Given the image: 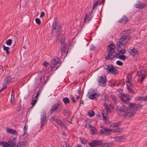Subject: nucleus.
I'll use <instances>...</instances> for the list:
<instances>
[{
  "label": "nucleus",
  "mask_w": 147,
  "mask_h": 147,
  "mask_svg": "<svg viewBox=\"0 0 147 147\" xmlns=\"http://www.w3.org/2000/svg\"><path fill=\"white\" fill-rule=\"evenodd\" d=\"M145 76L144 75V74L142 75V76H140V78L138 80V81L140 83H141L142 82L143 80L145 78Z\"/></svg>",
  "instance_id": "34"
},
{
  "label": "nucleus",
  "mask_w": 147,
  "mask_h": 147,
  "mask_svg": "<svg viewBox=\"0 0 147 147\" xmlns=\"http://www.w3.org/2000/svg\"><path fill=\"white\" fill-rule=\"evenodd\" d=\"M7 87V86L6 85H4V84L3 87L0 90V92H1L3 91V90L4 89V88H6Z\"/></svg>",
  "instance_id": "56"
},
{
  "label": "nucleus",
  "mask_w": 147,
  "mask_h": 147,
  "mask_svg": "<svg viewBox=\"0 0 147 147\" xmlns=\"http://www.w3.org/2000/svg\"><path fill=\"white\" fill-rule=\"evenodd\" d=\"M128 20V18L126 16H124L121 19L119 20L120 23H125L127 22Z\"/></svg>",
  "instance_id": "23"
},
{
  "label": "nucleus",
  "mask_w": 147,
  "mask_h": 147,
  "mask_svg": "<svg viewBox=\"0 0 147 147\" xmlns=\"http://www.w3.org/2000/svg\"><path fill=\"white\" fill-rule=\"evenodd\" d=\"M116 63L117 65L120 66H122L123 65V63L119 61H117Z\"/></svg>",
  "instance_id": "49"
},
{
  "label": "nucleus",
  "mask_w": 147,
  "mask_h": 147,
  "mask_svg": "<svg viewBox=\"0 0 147 147\" xmlns=\"http://www.w3.org/2000/svg\"><path fill=\"white\" fill-rule=\"evenodd\" d=\"M102 116L103 119H104L105 120H106L107 119L106 118V116H107V114H106L103 113L102 114Z\"/></svg>",
  "instance_id": "53"
},
{
  "label": "nucleus",
  "mask_w": 147,
  "mask_h": 147,
  "mask_svg": "<svg viewBox=\"0 0 147 147\" xmlns=\"http://www.w3.org/2000/svg\"><path fill=\"white\" fill-rule=\"evenodd\" d=\"M37 100L36 98L35 99L33 100L31 104L32 105V106H34L36 103V102H37Z\"/></svg>",
  "instance_id": "42"
},
{
  "label": "nucleus",
  "mask_w": 147,
  "mask_h": 147,
  "mask_svg": "<svg viewBox=\"0 0 147 147\" xmlns=\"http://www.w3.org/2000/svg\"><path fill=\"white\" fill-rule=\"evenodd\" d=\"M120 97L121 100L123 102H125V103L127 104L130 109L134 108L135 105L132 104L131 103H129V101L130 100V98L128 95L127 94L125 95L124 94H121Z\"/></svg>",
  "instance_id": "4"
},
{
  "label": "nucleus",
  "mask_w": 147,
  "mask_h": 147,
  "mask_svg": "<svg viewBox=\"0 0 147 147\" xmlns=\"http://www.w3.org/2000/svg\"><path fill=\"white\" fill-rule=\"evenodd\" d=\"M99 1H97L94 3V4L93 6L92 7L93 9H94L96 6H97L98 5Z\"/></svg>",
  "instance_id": "48"
},
{
  "label": "nucleus",
  "mask_w": 147,
  "mask_h": 147,
  "mask_svg": "<svg viewBox=\"0 0 147 147\" xmlns=\"http://www.w3.org/2000/svg\"><path fill=\"white\" fill-rule=\"evenodd\" d=\"M46 121V118L45 117L44 115L42 116L41 119L40 127L41 128H42L44 126Z\"/></svg>",
  "instance_id": "16"
},
{
  "label": "nucleus",
  "mask_w": 147,
  "mask_h": 147,
  "mask_svg": "<svg viewBox=\"0 0 147 147\" xmlns=\"http://www.w3.org/2000/svg\"><path fill=\"white\" fill-rule=\"evenodd\" d=\"M35 21L37 24L38 25L40 24L41 23V21L39 18H36L35 19Z\"/></svg>",
  "instance_id": "47"
},
{
  "label": "nucleus",
  "mask_w": 147,
  "mask_h": 147,
  "mask_svg": "<svg viewBox=\"0 0 147 147\" xmlns=\"http://www.w3.org/2000/svg\"><path fill=\"white\" fill-rule=\"evenodd\" d=\"M24 132H27V131L28 129V128L26 127V126L25 125L24 128Z\"/></svg>",
  "instance_id": "60"
},
{
  "label": "nucleus",
  "mask_w": 147,
  "mask_h": 147,
  "mask_svg": "<svg viewBox=\"0 0 147 147\" xmlns=\"http://www.w3.org/2000/svg\"><path fill=\"white\" fill-rule=\"evenodd\" d=\"M59 61V60L58 57H55L51 63V69H54L55 66L58 64Z\"/></svg>",
  "instance_id": "7"
},
{
  "label": "nucleus",
  "mask_w": 147,
  "mask_h": 147,
  "mask_svg": "<svg viewBox=\"0 0 147 147\" xmlns=\"http://www.w3.org/2000/svg\"><path fill=\"white\" fill-rule=\"evenodd\" d=\"M16 139L15 137H11L9 139L8 142L13 147H15L16 146Z\"/></svg>",
  "instance_id": "10"
},
{
  "label": "nucleus",
  "mask_w": 147,
  "mask_h": 147,
  "mask_svg": "<svg viewBox=\"0 0 147 147\" xmlns=\"http://www.w3.org/2000/svg\"><path fill=\"white\" fill-rule=\"evenodd\" d=\"M144 74V72H143L142 71H140L138 72L137 74L138 76H142Z\"/></svg>",
  "instance_id": "45"
},
{
  "label": "nucleus",
  "mask_w": 147,
  "mask_h": 147,
  "mask_svg": "<svg viewBox=\"0 0 147 147\" xmlns=\"http://www.w3.org/2000/svg\"><path fill=\"white\" fill-rule=\"evenodd\" d=\"M40 92H41L40 91L38 90L36 92V96H35V97L34 98H36H36L38 97L39 96L40 94Z\"/></svg>",
  "instance_id": "50"
},
{
  "label": "nucleus",
  "mask_w": 147,
  "mask_h": 147,
  "mask_svg": "<svg viewBox=\"0 0 147 147\" xmlns=\"http://www.w3.org/2000/svg\"><path fill=\"white\" fill-rule=\"evenodd\" d=\"M2 47L3 48V50L6 51V54L7 55L9 54L10 53V52L9 51V47H6L5 45H3Z\"/></svg>",
  "instance_id": "26"
},
{
  "label": "nucleus",
  "mask_w": 147,
  "mask_h": 147,
  "mask_svg": "<svg viewBox=\"0 0 147 147\" xmlns=\"http://www.w3.org/2000/svg\"><path fill=\"white\" fill-rule=\"evenodd\" d=\"M128 51L131 54L133 55L134 56L135 55L137 54L138 53V51L136 49L131 47V48L128 49Z\"/></svg>",
  "instance_id": "13"
},
{
  "label": "nucleus",
  "mask_w": 147,
  "mask_h": 147,
  "mask_svg": "<svg viewBox=\"0 0 147 147\" xmlns=\"http://www.w3.org/2000/svg\"><path fill=\"white\" fill-rule=\"evenodd\" d=\"M104 69L107 70L108 73L113 75H117L118 73V70L111 65H105L104 67Z\"/></svg>",
  "instance_id": "5"
},
{
  "label": "nucleus",
  "mask_w": 147,
  "mask_h": 147,
  "mask_svg": "<svg viewBox=\"0 0 147 147\" xmlns=\"http://www.w3.org/2000/svg\"><path fill=\"white\" fill-rule=\"evenodd\" d=\"M127 78L128 79V81L127 82V83H130V82L131 80L132 76L130 74H128L127 76Z\"/></svg>",
  "instance_id": "35"
},
{
  "label": "nucleus",
  "mask_w": 147,
  "mask_h": 147,
  "mask_svg": "<svg viewBox=\"0 0 147 147\" xmlns=\"http://www.w3.org/2000/svg\"><path fill=\"white\" fill-rule=\"evenodd\" d=\"M60 26H59L58 25V24L56 22H53V25L51 31L52 34L55 33L57 30V39L59 40L60 38L61 32V30L60 28Z\"/></svg>",
  "instance_id": "3"
},
{
  "label": "nucleus",
  "mask_w": 147,
  "mask_h": 147,
  "mask_svg": "<svg viewBox=\"0 0 147 147\" xmlns=\"http://www.w3.org/2000/svg\"><path fill=\"white\" fill-rule=\"evenodd\" d=\"M106 99H108L109 98V96L107 94L104 95Z\"/></svg>",
  "instance_id": "62"
},
{
  "label": "nucleus",
  "mask_w": 147,
  "mask_h": 147,
  "mask_svg": "<svg viewBox=\"0 0 147 147\" xmlns=\"http://www.w3.org/2000/svg\"><path fill=\"white\" fill-rule=\"evenodd\" d=\"M64 115L65 116H67L69 115V111L67 110H64L63 111Z\"/></svg>",
  "instance_id": "38"
},
{
  "label": "nucleus",
  "mask_w": 147,
  "mask_h": 147,
  "mask_svg": "<svg viewBox=\"0 0 147 147\" xmlns=\"http://www.w3.org/2000/svg\"><path fill=\"white\" fill-rule=\"evenodd\" d=\"M5 142H1L0 141V145L3 147L5 145Z\"/></svg>",
  "instance_id": "55"
},
{
  "label": "nucleus",
  "mask_w": 147,
  "mask_h": 147,
  "mask_svg": "<svg viewBox=\"0 0 147 147\" xmlns=\"http://www.w3.org/2000/svg\"><path fill=\"white\" fill-rule=\"evenodd\" d=\"M104 106L107 113H109L111 112V110L110 108L109 107V106L106 103H105L104 104Z\"/></svg>",
  "instance_id": "25"
},
{
  "label": "nucleus",
  "mask_w": 147,
  "mask_h": 147,
  "mask_svg": "<svg viewBox=\"0 0 147 147\" xmlns=\"http://www.w3.org/2000/svg\"><path fill=\"white\" fill-rule=\"evenodd\" d=\"M101 144V141L99 140H95L92 141L88 143L89 145L91 147H94L96 146H100Z\"/></svg>",
  "instance_id": "9"
},
{
  "label": "nucleus",
  "mask_w": 147,
  "mask_h": 147,
  "mask_svg": "<svg viewBox=\"0 0 147 147\" xmlns=\"http://www.w3.org/2000/svg\"><path fill=\"white\" fill-rule=\"evenodd\" d=\"M6 44L9 46L11 45L12 43V40L11 39H9L6 41Z\"/></svg>",
  "instance_id": "36"
},
{
  "label": "nucleus",
  "mask_w": 147,
  "mask_h": 147,
  "mask_svg": "<svg viewBox=\"0 0 147 147\" xmlns=\"http://www.w3.org/2000/svg\"><path fill=\"white\" fill-rule=\"evenodd\" d=\"M136 113L135 111H130L125 113L123 115V117L125 118L133 116Z\"/></svg>",
  "instance_id": "11"
},
{
  "label": "nucleus",
  "mask_w": 147,
  "mask_h": 147,
  "mask_svg": "<svg viewBox=\"0 0 147 147\" xmlns=\"http://www.w3.org/2000/svg\"><path fill=\"white\" fill-rule=\"evenodd\" d=\"M11 104L13 105H15L16 104L14 99V96L13 94H12L11 95Z\"/></svg>",
  "instance_id": "28"
},
{
  "label": "nucleus",
  "mask_w": 147,
  "mask_h": 147,
  "mask_svg": "<svg viewBox=\"0 0 147 147\" xmlns=\"http://www.w3.org/2000/svg\"><path fill=\"white\" fill-rule=\"evenodd\" d=\"M89 127L90 128L92 131L91 132V134L92 135H93L95 133L96 130L93 125H89Z\"/></svg>",
  "instance_id": "24"
},
{
  "label": "nucleus",
  "mask_w": 147,
  "mask_h": 147,
  "mask_svg": "<svg viewBox=\"0 0 147 147\" xmlns=\"http://www.w3.org/2000/svg\"><path fill=\"white\" fill-rule=\"evenodd\" d=\"M89 92L88 93V94H89ZM98 96L99 95L97 93H93L91 94H90H90L89 95L88 97L89 98L91 99H93L94 98L98 97Z\"/></svg>",
  "instance_id": "19"
},
{
  "label": "nucleus",
  "mask_w": 147,
  "mask_h": 147,
  "mask_svg": "<svg viewBox=\"0 0 147 147\" xmlns=\"http://www.w3.org/2000/svg\"><path fill=\"white\" fill-rule=\"evenodd\" d=\"M111 97L112 98L113 101L114 103L115 104H116L117 103V98L114 95H111Z\"/></svg>",
  "instance_id": "29"
},
{
  "label": "nucleus",
  "mask_w": 147,
  "mask_h": 147,
  "mask_svg": "<svg viewBox=\"0 0 147 147\" xmlns=\"http://www.w3.org/2000/svg\"><path fill=\"white\" fill-rule=\"evenodd\" d=\"M45 15V13L44 12H42L41 13V14L40 16V17L42 18V17H43Z\"/></svg>",
  "instance_id": "59"
},
{
  "label": "nucleus",
  "mask_w": 147,
  "mask_h": 147,
  "mask_svg": "<svg viewBox=\"0 0 147 147\" xmlns=\"http://www.w3.org/2000/svg\"><path fill=\"white\" fill-rule=\"evenodd\" d=\"M121 37L119 39L123 44L125 45L127 43L131 38L129 33L126 31L122 32L121 33Z\"/></svg>",
  "instance_id": "2"
},
{
  "label": "nucleus",
  "mask_w": 147,
  "mask_h": 147,
  "mask_svg": "<svg viewBox=\"0 0 147 147\" xmlns=\"http://www.w3.org/2000/svg\"><path fill=\"white\" fill-rule=\"evenodd\" d=\"M112 145V144L111 142L103 143L101 142L100 147H111Z\"/></svg>",
  "instance_id": "18"
},
{
  "label": "nucleus",
  "mask_w": 147,
  "mask_h": 147,
  "mask_svg": "<svg viewBox=\"0 0 147 147\" xmlns=\"http://www.w3.org/2000/svg\"><path fill=\"white\" fill-rule=\"evenodd\" d=\"M107 82V80L105 76H100L98 80L99 85L101 86H105Z\"/></svg>",
  "instance_id": "8"
},
{
  "label": "nucleus",
  "mask_w": 147,
  "mask_h": 147,
  "mask_svg": "<svg viewBox=\"0 0 147 147\" xmlns=\"http://www.w3.org/2000/svg\"><path fill=\"white\" fill-rule=\"evenodd\" d=\"M95 114V113L92 110L89 111L88 113V115L90 117H92L94 116Z\"/></svg>",
  "instance_id": "32"
},
{
  "label": "nucleus",
  "mask_w": 147,
  "mask_h": 147,
  "mask_svg": "<svg viewBox=\"0 0 147 147\" xmlns=\"http://www.w3.org/2000/svg\"><path fill=\"white\" fill-rule=\"evenodd\" d=\"M28 136V134L27 132H24V133L23 135V137L24 139L26 138Z\"/></svg>",
  "instance_id": "44"
},
{
  "label": "nucleus",
  "mask_w": 147,
  "mask_h": 147,
  "mask_svg": "<svg viewBox=\"0 0 147 147\" xmlns=\"http://www.w3.org/2000/svg\"><path fill=\"white\" fill-rule=\"evenodd\" d=\"M58 119L57 117L55 116H53L51 118V121H55V122L57 121Z\"/></svg>",
  "instance_id": "37"
},
{
  "label": "nucleus",
  "mask_w": 147,
  "mask_h": 147,
  "mask_svg": "<svg viewBox=\"0 0 147 147\" xmlns=\"http://www.w3.org/2000/svg\"><path fill=\"white\" fill-rule=\"evenodd\" d=\"M114 48V45L113 44H110L107 46V51L108 52V54L107 56L105 57V59H112L113 57H115L121 60H125L126 58L125 56L121 55V54H123L125 53L126 51L124 49H121L119 51V53H117L115 55L113 56V54L115 52Z\"/></svg>",
  "instance_id": "1"
},
{
  "label": "nucleus",
  "mask_w": 147,
  "mask_h": 147,
  "mask_svg": "<svg viewBox=\"0 0 147 147\" xmlns=\"http://www.w3.org/2000/svg\"><path fill=\"white\" fill-rule=\"evenodd\" d=\"M63 101L65 104H67L69 102V99L67 97L63 99Z\"/></svg>",
  "instance_id": "30"
},
{
  "label": "nucleus",
  "mask_w": 147,
  "mask_h": 147,
  "mask_svg": "<svg viewBox=\"0 0 147 147\" xmlns=\"http://www.w3.org/2000/svg\"><path fill=\"white\" fill-rule=\"evenodd\" d=\"M124 109L123 107H118L117 106L116 110L117 111H119L120 112H124Z\"/></svg>",
  "instance_id": "31"
},
{
  "label": "nucleus",
  "mask_w": 147,
  "mask_h": 147,
  "mask_svg": "<svg viewBox=\"0 0 147 147\" xmlns=\"http://www.w3.org/2000/svg\"><path fill=\"white\" fill-rule=\"evenodd\" d=\"M61 42V49L62 53H65L66 52L67 46L64 43V41L65 40V38L63 35L61 36V38H60Z\"/></svg>",
  "instance_id": "6"
},
{
  "label": "nucleus",
  "mask_w": 147,
  "mask_h": 147,
  "mask_svg": "<svg viewBox=\"0 0 147 147\" xmlns=\"http://www.w3.org/2000/svg\"><path fill=\"white\" fill-rule=\"evenodd\" d=\"M80 141L82 143V144H85L87 143V141L85 139H82L81 138H80Z\"/></svg>",
  "instance_id": "39"
},
{
  "label": "nucleus",
  "mask_w": 147,
  "mask_h": 147,
  "mask_svg": "<svg viewBox=\"0 0 147 147\" xmlns=\"http://www.w3.org/2000/svg\"><path fill=\"white\" fill-rule=\"evenodd\" d=\"M143 107V105L142 104H139L138 107V108H141Z\"/></svg>",
  "instance_id": "63"
},
{
  "label": "nucleus",
  "mask_w": 147,
  "mask_h": 147,
  "mask_svg": "<svg viewBox=\"0 0 147 147\" xmlns=\"http://www.w3.org/2000/svg\"><path fill=\"white\" fill-rule=\"evenodd\" d=\"M88 15L87 14H86L85 15V18H84V21H86V20L88 18Z\"/></svg>",
  "instance_id": "64"
},
{
  "label": "nucleus",
  "mask_w": 147,
  "mask_h": 147,
  "mask_svg": "<svg viewBox=\"0 0 147 147\" xmlns=\"http://www.w3.org/2000/svg\"><path fill=\"white\" fill-rule=\"evenodd\" d=\"M123 108L124 109L123 110H124V112H125L126 110H127L128 109V107L125 105H123Z\"/></svg>",
  "instance_id": "52"
},
{
  "label": "nucleus",
  "mask_w": 147,
  "mask_h": 147,
  "mask_svg": "<svg viewBox=\"0 0 147 147\" xmlns=\"http://www.w3.org/2000/svg\"><path fill=\"white\" fill-rule=\"evenodd\" d=\"M111 133V129L107 128H102L100 129V134H110Z\"/></svg>",
  "instance_id": "12"
},
{
  "label": "nucleus",
  "mask_w": 147,
  "mask_h": 147,
  "mask_svg": "<svg viewBox=\"0 0 147 147\" xmlns=\"http://www.w3.org/2000/svg\"><path fill=\"white\" fill-rule=\"evenodd\" d=\"M95 47L93 46V45H92L90 46V50H94L95 49Z\"/></svg>",
  "instance_id": "57"
},
{
  "label": "nucleus",
  "mask_w": 147,
  "mask_h": 147,
  "mask_svg": "<svg viewBox=\"0 0 147 147\" xmlns=\"http://www.w3.org/2000/svg\"><path fill=\"white\" fill-rule=\"evenodd\" d=\"M121 123V122H119L113 123L110 125V126L113 128L117 127L120 125Z\"/></svg>",
  "instance_id": "22"
},
{
  "label": "nucleus",
  "mask_w": 147,
  "mask_h": 147,
  "mask_svg": "<svg viewBox=\"0 0 147 147\" xmlns=\"http://www.w3.org/2000/svg\"><path fill=\"white\" fill-rule=\"evenodd\" d=\"M145 6V5L141 1H139L136 5V7L137 8L142 9Z\"/></svg>",
  "instance_id": "20"
},
{
  "label": "nucleus",
  "mask_w": 147,
  "mask_h": 147,
  "mask_svg": "<svg viewBox=\"0 0 147 147\" xmlns=\"http://www.w3.org/2000/svg\"><path fill=\"white\" fill-rule=\"evenodd\" d=\"M127 88L129 91V92L131 93H132L133 92V91L132 90V88H131L130 86L127 85Z\"/></svg>",
  "instance_id": "40"
},
{
  "label": "nucleus",
  "mask_w": 147,
  "mask_h": 147,
  "mask_svg": "<svg viewBox=\"0 0 147 147\" xmlns=\"http://www.w3.org/2000/svg\"><path fill=\"white\" fill-rule=\"evenodd\" d=\"M116 132L121 133L122 131V129L120 128H118L116 129Z\"/></svg>",
  "instance_id": "51"
},
{
  "label": "nucleus",
  "mask_w": 147,
  "mask_h": 147,
  "mask_svg": "<svg viewBox=\"0 0 147 147\" xmlns=\"http://www.w3.org/2000/svg\"><path fill=\"white\" fill-rule=\"evenodd\" d=\"M115 141L116 142L120 141L121 139V136L116 137L114 138Z\"/></svg>",
  "instance_id": "43"
},
{
  "label": "nucleus",
  "mask_w": 147,
  "mask_h": 147,
  "mask_svg": "<svg viewBox=\"0 0 147 147\" xmlns=\"http://www.w3.org/2000/svg\"><path fill=\"white\" fill-rule=\"evenodd\" d=\"M59 104L57 103L54 105H53L51 108L50 111L51 112V113H53L54 111L57 109L59 106Z\"/></svg>",
  "instance_id": "17"
},
{
  "label": "nucleus",
  "mask_w": 147,
  "mask_h": 147,
  "mask_svg": "<svg viewBox=\"0 0 147 147\" xmlns=\"http://www.w3.org/2000/svg\"><path fill=\"white\" fill-rule=\"evenodd\" d=\"M136 99L137 100H144V101L147 100V97H140L139 96L136 98Z\"/></svg>",
  "instance_id": "27"
},
{
  "label": "nucleus",
  "mask_w": 147,
  "mask_h": 147,
  "mask_svg": "<svg viewBox=\"0 0 147 147\" xmlns=\"http://www.w3.org/2000/svg\"><path fill=\"white\" fill-rule=\"evenodd\" d=\"M12 82V78L10 76H8L5 79L4 81V85L8 84L9 83Z\"/></svg>",
  "instance_id": "14"
},
{
  "label": "nucleus",
  "mask_w": 147,
  "mask_h": 147,
  "mask_svg": "<svg viewBox=\"0 0 147 147\" xmlns=\"http://www.w3.org/2000/svg\"><path fill=\"white\" fill-rule=\"evenodd\" d=\"M27 143V142L25 140L23 141H19L16 145V146L15 147H24Z\"/></svg>",
  "instance_id": "15"
},
{
  "label": "nucleus",
  "mask_w": 147,
  "mask_h": 147,
  "mask_svg": "<svg viewBox=\"0 0 147 147\" xmlns=\"http://www.w3.org/2000/svg\"><path fill=\"white\" fill-rule=\"evenodd\" d=\"M6 131L9 134H15L16 133V130L11 129L9 128H6Z\"/></svg>",
  "instance_id": "21"
},
{
  "label": "nucleus",
  "mask_w": 147,
  "mask_h": 147,
  "mask_svg": "<svg viewBox=\"0 0 147 147\" xmlns=\"http://www.w3.org/2000/svg\"><path fill=\"white\" fill-rule=\"evenodd\" d=\"M124 45V44H123L122 43V42L120 41L119 39V41L117 42V47L119 48H121V47Z\"/></svg>",
  "instance_id": "33"
},
{
  "label": "nucleus",
  "mask_w": 147,
  "mask_h": 147,
  "mask_svg": "<svg viewBox=\"0 0 147 147\" xmlns=\"http://www.w3.org/2000/svg\"><path fill=\"white\" fill-rule=\"evenodd\" d=\"M109 105V107L110 108H111V109H113V105L110 104H109V105Z\"/></svg>",
  "instance_id": "61"
},
{
  "label": "nucleus",
  "mask_w": 147,
  "mask_h": 147,
  "mask_svg": "<svg viewBox=\"0 0 147 147\" xmlns=\"http://www.w3.org/2000/svg\"><path fill=\"white\" fill-rule=\"evenodd\" d=\"M5 145L3 147H14L10 144L8 143V142H5Z\"/></svg>",
  "instance_id": "41"
},
{
  "label": "nucleus",
  "mask_w": 147,
  "mask_h": 147,
  "mask_svg": "<svg viewBox=\"0 0 147 147\" xmlns=\"http://www.w3.org/2000/svg\"><path fill=\"white\" fill-rule=\"evenodd\" d=\"M56 122L58 124L60 125L61 127H63V126H64V125L62 124L61 121H59L58 119L57 120V121H56Z\"/></svg>",
  "instance_id": "46"
},
{
  "label": "nucleus",
  "mask_w": 147,
  "mask_h": 147,
  "mask_svg": "<svg viewBox=\"0 0 147 147\" xmlns=\"http://www.w3.org/2000/svg\"><path fill=\"white\" fill-rule=\"evenodd\" d=\"M71 99L72 100V101L74 103H75L76 102V100L74 98V97L73 96H71Z\"/></svg>",
  "instance_id": "58"
},
{
  "label": "nucleus",
  "mask_w": 147,
  "mask_h": 147,
  "mask_svg": "<svg viewBox=\"0 0 147 147\" xmlns=\"http://www.w3.org/2000/svg\"><path fill=\"white\" fill-rule=\"evenodd\" d=\"M49 63L46 62H44L43 63H42V65L43 66H44L45 67L47 66V65H49Z\"/></svg>",
  "instance_id": "54"
}]
</instances>
